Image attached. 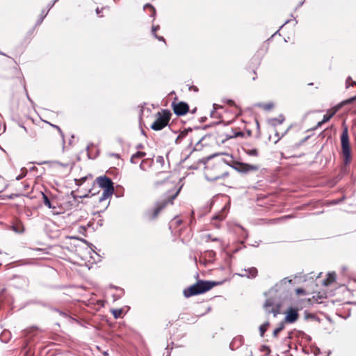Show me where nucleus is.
I'll return each mask as SVG.
<instances>
[{
  "label": "nucleus",
  "mask_w": 356,
  "mask_h": 356,
  "mask_svg": "<svg viewBox=\"0 0 356 356\" xmlns=\"http://www.w3.org/2000/svg\"><path fill=\"white\" fill-rule=\"evenodd\" d=\"M227 165L222 161H211L204 168L205 178L210 181H220V184L227 186L229 184Z\"/></svg>",
  "instance_id": "1"
},
{
  "label": "nucleus",
  "mask_w": 356,
  "mask_h": 356,
  "mask_svg": "<svg viewBox=\"0 0 356 356\" xmlns=\"http://www.w3.org/2000/svg\"><path fill=\"white\" fill-rule=\"evenodd\" d=\"M180 190L181 188L178 189L175 187L170 188L165 195V199L157 202L153 208L149 209L145 212L144 216L145 219L149 221L156 220L162 210L166 208L168 205L173 204L174 200L179 195Z\"/></svg>",
  "instance_id": "2"
},
{
  "label": "nucleus",
  "mask_w": 356,
  "mask_h": 356,
  "mask_svg": "<svg viewBox=\"0 0 356 356\" xmlns=\"http://www.w3.org/2000/svg\"><path fill=\"white\" fill-rule=\"evenodd\" d=\"M218 284V283L216 282L200 280L194 284L184 289L183 293L186 298H189L206 293Z\"/></svg>",
  "instance_id": "3"
},
{
  "label": "nucleus",
  "mask_w": 356,
  "mask_h": 356,
  "mask_svg": "<svg viewBox=\"0 0 356 356\" xmlns=\"http://www.w3.org/2000/svg\"><path fill=\"white\" fill-rule=\"evenodd\" d=\"M172 117V113L168 109H162L154 115V121L150 127L154 131H160L164 129L169 123Z\"/></svg>",
  "instance_id": "4"
},
{
  "label": "nucleus",
  "mask_w": 356,
  "mask_h": 356,
  "mask_svg": "<svg viewBox=\"0 0 356 356\" xmlns=\"http://www.w3.org/2000/svg\"><path fill=\"white\" fill-rule=\"evenodd\" d=\"M341 144V154L343 163L347 165L350 163L352 159L351 148L350 146V140L348 136V129L346 126L343 127L340 137Z\"/></svg>",
  "instance_id": "5"
},
{
  "label": "nucleus",
  "mask_w": 356,
  "mask_h": 356,
  "mask_svg": "<svg viewBox=\"0 0 356 356\" xmlns=\"http://www.w3.org/2000/svg\"><path fill=\"white\" fill-rule=\"evenodd\" d=\"M97 183L103 189L100 200H104L111 196L114 192L113 183L112 180L106 177L102 176L97 178Z\"/></svg>",
  "instance_id": "6"
},
{
  "label": "nucleus",
  "mask_w": 356,
  "mask_h": 356,
  "mask_svg": "<svg viewBox=\"0 0 356 356\" xmlns=\"http://www.w3.org/2000/svg\"><path fill=\"white\" fill-rule=\"evenodd\" d=\"M355 99L356 96L348 99H346L342 102L341 103L331 108L330 109L327 110L326 113L323 115V120L321 122H318L317 126L321 127L323 124L328 122L341 109V108L343 105L350 104Z\"/></svg>",
  "instance_id": "7"
},
{
  "label": "nucleus",
  "mask_w": 356,
  "mask_h": 356,
  "mask_svg": "<svg viewBox=\"0 0 356 356\" xmlns=\"http://www.w3.org/2000/svg\"><path fill=\"white\" fill-rule=\"evenodd\" d=\"M42 196L43 203L49 209H51L53 211L57 209L58 207V202L56 196L53 195L50 193H41Z\"/></svg>",
  "instance_id": "8"
},
{
  "label": "nucleus",
  "mask_w": 356,
  "mask_h": 356,
  "mask_svg": "<svg viewBox=\"0 0 356 356\" xmlns=\"http://www.w3.org/2000/svg\"><path fill=\"white\" fill-rule=\"evenodd\" d=\"M172 108L177 115L180 116L184 115L188 112L189 106L185 102H179L177 103L174 101L172 103Z\"/></svg>",
  "instance_id": "9"
},
{
  "label": "nucleus",
  "mask_w": 356,
  "mask_h": 356,
  "mask_svg": "<svg viewBox=\"0 0 356 356\" xmlns=\"http://www.w3.org/2000/svg\"><path fill=\"white\" fill-rule=\"evenodd\" d=\"M285 318L282 322L284 323H293L299 318V314L298 309L293 307H289L285 312Z\"/></svg>",
  "instance_id": "10"
},
{
  "label": "nucleus",
  "mask_w": 356,
  "mask_h": 356,
  "mask_svg": "<svg viewBox=\"0 0 356 356\" xmlns=\"http://www.w3.org/2000/svg\"><path fill=\"white\" fill-rule=\"evenodd\" d=\"M179 137L186 138L189 141L191 145H196L201 141V138L197 136L191 129L187 131L186 133L182 132Z\"/></svg>",
  "instance_id": "11"
},
{
  "label": "nucleus",
  "mask_w": 356,
  "mask_h": 356,
  "mask_svg": "<svg viewBox=\"0 0 356 356\" xmlns=\"http://www.w3.org/2000/svg\"><path fill=\"white\" fill-rule=\"evenodd\" d=\"M259 165L253 164H248L244 163H236L235 169L241 172H255L259 170Z\"/></svg>",
  "instance_id": "12"
},
{
  "label": "nucleus",
  "mask_w": 356,
  "mask_h": 356,
  "mask_svg": "<svg viewBox=\"0 0 356 356\" xmlns=\"http://www.w3.org/2000/svg\"><path fill=\"white\" fill-rule=\"evenodd\" d=\"M337 278V274L335 272H331L327 273L326 278L323 281V285L327 286L334 283Z\"/></svg>",
  "instance_id": "13"
},
{
  "label": "nucleus",
  "mask_w": 356,
  "mask_h": 356,
  "mask_svg": "<svg viewBox=\"0 0 356 356\" xmlns=\"http://www.w3.org/2000/svg\"><path fill=\"white\" fill-rule=\"evenodd\" d=\"M243 149L247 154L251 156H257L259 154L258 149L255 147H251L249 144H245L243 147Z\"/></svg>",
  "instance_id": "14"
},
{
  "label": "nucleus",
  "mask_w": 356,
  "mask_h": 356,
  "mask_svg": "<svg viewBox=\"0 0 356 356\" xmlns=\"http://www.w3.org/2000/svg\"><path fill=\"white\" fill-rule=\"evenodd\" d=\"M156 170L160 172H163V168L165 165V160L162 156H157L156 157L155 163H154Z\"/></svg>",
  "instance_id": "15"
},
{
  "label": "nucleus",
  "mask_w": 356,
  "mask_h": 356,
  "mask_svg": "<svg viewBox=\"0 0 356 356\" xmlns=\"http://www.w3.org/2000/svg\"><path fill=\"white\" fill-rule=\"evenodd\" d=\"M146 155V153L144 152L138 151L136 153L134 154L131 157V162L132 163H138L140 159L144 158Z\"/></svg>",
  "instance_id": "16"
},
{
  "label": "nucleus",
  "mask_w": 356,
  "mask_h": 356,
  "mask_svg": "<svg viewBox=\"0 0 356 356\" xmlns=\"http://www.w3.org/2000/svg\"><path fill=\"white\" fill-rule=\"evenodd\" d=\"M154 164L153 160L149 159H143L140 163V168L143 170H147Z\"/></svg>",
  "instance_id": "17"
},
{
  "label": "nucleus",
  "mask_w": 356,
  "mask_h": 356,
  "mask_svg": "<svg viewBox=\"0 0 356 356\" xmlns=\"http://www.w3.org/2000/svg\"><path fill=\"white\" fill-rule=\"evenodd\" d=\"M143 9H144V10L149 12L150 17H153L154 19L155 18L156 11L155 8L152 4L146 3L143 6Z\"/></svg>",
  "instance_id": "18"
},
{
  "label": "nucleus",
  "mask_w": 356,
  "mask_h": 356,
  "mask_svg": "<svg viewBox=\"0 0 356 356\" xmlns=\"http://www.w3.org/2000/svg\"><path fill=\"white\" fill-rule=\"evenodd\" d=\"M244 133L241 131H238L236 129L235 130L232 129L230 134H227L226 135L227 138H233L237 137H243Z\"/></svg>",
  "instance_id": "19"
},
{
  "label": "nucleus",
  "mask_w": 356,
  "mask_h": 356,
  "mask_svg": "<svg viewBox=\"0 0 356 356\" xmlns=\"http://www.w3.org/2000/svg\"><path fill=\"white\" fill-rule=\"evenodd\" d=\"M257 74L255 70H247L245 74V79L247 81H254Z\"/></svg>",
  "instance_id": "20"
},
{
  "label": "nucleus",
  "mask_w": 356,
  "mask_h": 356,
  "mask_svg": "<svg viewBox=\"0 0 356 356\" xmlns=\"http://www.w3.org/2000/svg\"><path fill=\"white\" fill-rule=\"evenodd\" d=\"M280 306L279 305H276L275 307H273L271 309H270L269 310H267V313L268 314H273V316L275 317L277 316V315L278 314H280Z\"/></svg>",
  "instance_id": "21"
},
{
  "label": "nucleus",
  "mask_w": 356,
  "mask_h": 356,
  "mask_svg": "<svg viewBox=\"0 0 356 356\" xmlns=\"http://www.w3.org/2000/svg\"><path fill=\"white\" fill-rule=\"evenodd\" d=\"M284 325H285V323L284 322H281L280 324H279V326L275 329V330L273 331V336L275 337H277L279 333L284 330Z\"/></svg>",
  "instance_id": "22"
},
{
  "label": "nucleus",
  "mask_w": 356,
  "mask_h": 356,
  "mask_svg": "<svg viewBox=\"0 0 356 356\" xmlns=\"http://www.w3.org/2000/svg\"><path fill=\"white\" fill-rule=\"evenodd\" d=\"M111 313L113 316V317L117 319L118 318H120L122 315L123 311L122 309H113L111 310Z\"/></svg>",
  "instance_id": "23"
},
{
  "label": "nucleus",
  "mask_w": 356,
  "mask_h": 356,
  "mask_svg": "<svg viewBox=\"0 0 356 356\" xmlns=\"http://www.w3.org/2000/svg\"><path fill=\"white\" fill-rule=\"evenodd\" d=\"M269 325H270L269 322H266L265 323L262 324L259 327V332H260L261 337H264L265 332L268 330Z\"/></svg>",
  "instance_id": "24"
},
{
  "label": "nucleus",
  "mask_w": 356,
  "mask_h": 356,
  "mask_svg": "<svg viewBox=\"0 0 356 356\" xmlns=\"http://www.w3.org/2000/svg\"><path fill=\"white\" fill-rule=\"evenodd\" d=\"M248 272L249 273V277L254 278L257 275V269L254 267L250 268L248 270Z\"/></svg>",
  "instance_id": "25"
},
{
  "label": "nucleus",
  "mask_w": 356,
  "mask_h": 356,
  "mask_svg": "<svg viewBox=\"0 0 356 356\" xmlns=\"http://www.w3.org/2000/svg\"><path fill=\"white\" fill-rule=\"evenodd\" d=\"M273 302L270 299H268L266 300L264 305V307L266 310V312H267V310H269L270 309H271L270 307H273Z\"/></svg>",
  "instance_id": "26"
},
{
  "label": "nucleus",
  "mask_w": 356,
  "mask_h": 356,
  "mask_svg": "<svg viewBox=\"0 0 356 356\" xmlns=\"http://www.w3.org/2000/svg\"><path fill=\"white\" fill-rule=\"evenodd\" d=\"M284 120V118H282L281 120L277 118H273L270 121L273 125L276 126L278 124H281Z\"/></svg>",
  "instance_id": "27"
},
{
  "label": "nucleus",
  "mask_w": 356,
  "mask_h": 356,
  "mask_svg": "<svg viewBox=\"0 0 356 356\" xmlns=\"http://www.w3.org/2000/svg\"><path fill=\"white\" fill-rule=\"evenodd\" d=\"M261 106L264 109L269 111L273 108L274 104L273 103L264 104Z\"/></svg>",
  "instance_id": "28"
},
{
  "label": "nucleus",
  "mask_w": 356,
  "mask_h": 356,
  "mask_svg": "<svg viewBox=\"0 0 356 356\" xmlns=\"http://www.w3.org/2000/svg\"><path fill=\"white\" fill-rule=\"evenodd\" d=\"M205 239H206V241H218V238L215 237H212L211 234H208L205 236Z\"/></svg>",
  "instance_id": "29"
},
{
  "label": "nucleus",
  "mask_w": 356,
  "mask_h": 356,
  "mask_svg": "<svg viewBox=\"0 0 356 356\" xmlns=\"http://www.w3.org/2000/svg\"><path fill=\"white\" fill-rule=\"evenodd\" d=\"M44 123H45L46 126H51V127L55 128L56 130H58V131L59 133H60L61 134H63L62 130L60 129V128L58 126L52 124H51L49 122H44Z\"/></svg>",
  "instance_id": "30"
},
{
  "label": "nucleus",
  "mask_w": 356,
  "mask_h": 356,
  "mask_svg": "<svg viewBox=\"0 0 356 356\" xmlns=\"http://www.w3.org/2000/svg\"><path fill=\"white\" fill-rule=\"evenodd\" d=\"M226 103H227L229 106L234 107V109H235V110H238V107H237V106L235 104V102H234L233 100L228 99V100H227V101H226Z\"/></svg>",
  "instance_id": "31"
},
{
  "label": "nucleus",
  "mask_w": 356,
  "mask_h": 356,
  "mask_svg": "<svg viewBox=\"0 0 356 356\" xmlns=\"http://www.w3.org/2000/svg\"><path fill=\"white\" fill-rule=\"evenodd\" d=\"M159 25H156V26H153L152 28V32L154 35L156 34V32L159 29Z\"/></svg>",
  "instance_id": "32"
},
{
  "label": "nucleus",
  "mask_w": 356,
  "mask_h": 356,
  "mask_svg": "<svg viewBox=\"0 0 356 356\" xmlns=\"http://www.w3.org/2000/svg\"><path fill=\"white\" fill-rule=\"evenodd\" d=\"M296 293L298 295H304L305 293V291L302 289H297Z\"/></svg>",
  "instance_id": "33"
},
{
  "label": "nucleus",
  "mask_w": 356,
  "mask_h": 356,
  "mask_svg": "<svg viewBox=\"0 0 356 356\" xmlns=\"http://www.w3.org/2000/svg\"><path fill=\"white\" fill-rule=\"evenodd\" d=\"M86 177H83L79 180H76V184L77 185L81 184L82 183H83L86 181Z\"/></svg>",
  "instance_id": "34"
},
{
  "label": "nucleus",
  "mask_w": 356,
  "mask_h": 356,
  "mask_svg": "<svg viewBox=\"0 0 356 356\" xmlns=\"http://www.w3.org/2000/svg\"><path fill=\"white\" fill-rule=\"evenodd\" d=\"M159 40L163 41L165 43V40L163 36H158L156 34L154 35Z\"/></svg>",
  "instance_id": "35"
},
{
  "label": "nucleus",
  "mask_w": 356,
  "mask_h": 356,
  "mask_svg": "<svg viewBox=\"0 0 356 356\" xmlns=\"http://www.w3.org/2000/svg\"><path fill=\"white\" fill-rule=\"evenodd\" d=\"M274 131H275V135L277 137V138L275 140V143H276L277 141H278L280 140V134H279V132L277 131V129H275Z\"/></svg>",
  "instance_id": "36"
},
{
  "label": "nucleus",
  "mask_w": 356,
  "mask_h": 356,
  "mask_svg": "<svg viewBox=\"0 0 356 356\" xmlns=\"http://www.w3.org/2000/svg\"><path fill=\"white\" fill-rule=\"evenodd\" d=\"M217 219H219V220H222L223 219V217L222 216H219V215H217V216H214L213 217V220H217Z\"/></svg>",
  "instance_id": "37"
},
{
  "label": "nucleus",
  "mask_w": 356,
  "mask_h": 356,
  "mask_svg": "<svg viewBox=\"0 0 356 356\" xmlns=\"http://www.w3.org/2000/svg\"><path fill=\"white\" fill-rule=\"evenodd\" d=\"M213 108H214V109H215V110H216V109H218V108H222V106H219V105H218V104H213Z\"/></svg>",
  "instance_id": "38"
},
{
  "label": "nucleus",
  "mask_w": 356,
  "mask_h": 356,
  "mask_svg": "<svg viewBox=\"0 0 356 356\" xmlns=\"http://www.w3.org/2000/svg\"><path fill=\"white\" fill-rule=\"evenodd\" d=\"M175 222L177 225H180L181 223V220L179 219H176Z\"/></svg>",
  "instance_id": "39"
},
{
  "label": "nucleus",
  "mask_w": 356,
  "mask_h": 356,
  "mask_svg": "<svg viewBox=\"0 0 356 356\" xmlns=\"http://www.w3.org/2000/svg\"><path fill=\"white\" fill-rule=\"evenodd\" d=\"M24 188L26 189L29 187L28 184L24 183Z\"/></svg>",
  "instance_id": "40"
},
{
  "label": "nucleus",
  "mask_w": 356,
  "mask_h": 356,
  "mask_svg": "<svg viewBox=\"0 0 356 356\" xmlns=\"http://www.w3.org/2000/svg\"><path fill=\"white\" fill-rule=\"evenodd\" d=\"M96 13H97V15H99V13H100V10H99V8H97L96 9Z\"/></svg>",
  "instance_id": "41"
},
{
  "label": "nucleus",
  "mask_w": 356,
  "mask_h": 356,
  "mask_svg": "<svg viewBox=\"0 0 356 356\" xmlns=\"http://www.w3.org/2000/svg\"><path fill=\"white\" fill-rule=\"evenodd\" d=\"M209 254V256H213L215 254V253L212 251H211Z\"/></svg>",
  "instance_id": "42"
},
{
  "label": "nucleus",
  "mask_w": 356,
  "mask_h": 356,
  "mask_svg": "<svg viewBox=\"0 0 356 356\" xmlns=\"http://www.w3.org/2000/svg\"><path fill=\"white\" fill-rule=\"evenodd\" d=\"M351 86H356V81H353L352 83H351Z\"/></svg>",
  "instance_id": "43"
},
{
  "label": "nucleus",
  "mask_w": 356,
  "mask_h": 356,
  "mask_svg": "<svg viewBox=\"0 0 356 356\" xmlns=\"http://www.w3.org/2000/svg\"><path fill=\"white\" fill-rule=\"evenodd\" d=\"M236 112H237V113H236V115H238V109L236 110Z\"/></svg>",
  "instance_id": "44"
}]
</instances>
